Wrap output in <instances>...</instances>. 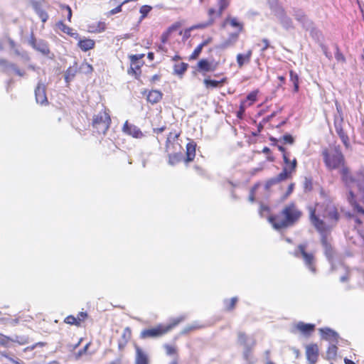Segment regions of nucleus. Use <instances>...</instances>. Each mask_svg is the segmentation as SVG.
<instances>
[{
  "label": "nucleus",
  "mask_w": 364,
  "mask_h": 364,
  "mask_svg": "<svg viewBox=\"0 0 364 364\" xmlns=\"http://www.w3.org/2000/svg\"><path fill=\"white\" fill-rule=\"evenodd\" d=\"M131 330L129 328H126L123 331L122 337L124 339L125 343H127L131 338Z\"/></svg>",
  "instance_id": "obj_42"
},
{
  "label": "nucleus",
  "mask_w": 364,
  "mask_h": 364,
  "mask_svg": "<svg viewBox=\"0 0 364 364\" xmlns=\"http://www.w3.org/2000/svg\"><path fill=\"white\" fill-rule=\"evenodd\" d=\"M300 216L301 212L296 207L294 204H289L285 206L279 215L270 217L269 221L274 229L280 230L293 225Z\"/></svg>",
  "instance_id": "obj_3"
},
{
  "label": "nucleus",
  "mask_w": 364,
  "mask_h": 364,
  "mask_svg": "<svg viewBox=\"0 0 364 364\" xmlns=\"http://www.w3.org/2000/svg\"><path fill=\"white\" fill-rule=\"evenodd\" d=\"M267 211H268V208L267 206H263V205L261 206L260 210H259V213L261 215H262L264 212H267Z\"/></svg>",
  "instance_id": "obj_63"
},
{
  "label": "nucleus",
  "mask_w": 364,
  "mask_h": 364,
  "mask_svg": "<svg viewBox=\"0 0 364 364\" xmlns=\"http://www.w3.org/2000/svg\"><path fill=\"white\" fill-rule=\"evenodd\" d=\"M170 34H171V33H169L168 31H166L161 35V41L163 43H166V41H168V39L169 38Z\"/></svg>",
  "instance_id": "obj_51"
},
{
  "label": "nucleus",
  "mask_w": 364,
  "mask_h": 364,
  "mask_svg": "<svg viewBox=\"0 0 364 364\" xmlns=\"http://www.w3.org/2000/svg\"><path fill=\"white\" fill-rule=\"evenodd\" d=\"M34 9L42 21L46 22L48 17V14L44 11H43L37 4L34 5Z\"/></svg>",
  "instance_id": "obj_31"
},
{
  "label": "nucleus",
  "mask_w": 364,
  "mask_h": 364,
  "mask_svg": "<svg viewBox=\"0 0 364 364\" xmlns=\"http://www.w3.org/2000/svg\"><path fill=\"white\" fill-rule=\"evenodd\" d=\"M188 65L184 63H181L178 65H176L174 67V71L178 75L183 74L187 69Z\"/></svg>",
  "instance_id": "obj_33"
},
{
  "label": "nucleus",
  "mask_w": 364,
  "mask_h": 364,
  "mask_svg": "<svg viewBox=\"0 0 364 364\" xmlns=\"http://www.w3.org/2000/svg\"><path fill=\"white\" fill-rule=\"evenodd\" d=\"M238 37V33H230L228 38L218 46V48L220 49H226L229 47L233 46L237 41Z\"/></svg>",
  "instance_id": "obj_16"
},
{
  "label": "nucleus",
  "mask_w": 364,
  "mask_h": 364,
  "mask_svg": "<svg viewBox=\"0 0 364 364\" xmlns=\"http://www.w3.org/2000/svg\"><path fill=\"white\" fill-rule=\"evenodd\" d=\"M294 16L298 21L302 23H304L306 20L304 13L301 10L294 11Z\"/></svg>",
  "instance_id": "obj_32"
},
{
  "label": "nucleus",
  "mask_w": 364,
  "mask_h": 364,
  "mask_svg": "<svg viewBox=\"0 0 364 364\" xmlns=\"http://www.w3.org/2000/svg\"><path fill=\"white\" fill-rule=\"evenodd\" d=\"M257 95V91H254V92H250L247 96V100L250 101V102L248 105L249 106L251 105L253 102L256 101Z\"/></svg>",
  "instance_id": "obj_44"
},
{
  "label": "nucleus",
  "mask_w": 364,
  "mask_h": 364,
  "mask_svg": "<svg viewBox=\"0 0 364 364\" xmlns=\"http://www.w3.org/2000/svg\"><path fill=\"white\" fill-rule=\"evenodd\" d=\"M289 154L287 153L283 154V160L284 163L283 170L277 177L272 178L267 182L265 185L267 189L273 184L287 179L293 172L295 171L297 165L296 159L294 158L292 160H291L289 157Z\"/></svg>",
  "instance_id": "obj_4"
},
{
  "label": "nucleus",
  "mask_w": 364,
  "mask_h": 364,
  "mask_svg": "<svg viewBox=\"0 0 364 364\" xmlns=\"http://www.w3.org/2000/svg\"><path fill=\"white\" fill-rule=\"evenodd\" d=\"M237 301V297H233L230 299L229 304L228 301H225V307L228 310H230L234 308L236 302Z\"/></svg>",
  "instance_id": "obj_40"
},
{
  "label": "nucleus",
  "mask_w": 364,
  "mask_h": 364,
  "mask_svg": "<svg viewBox=\"0 0 364 364\" xmlns=\"http://www.w3.org/2000/svg\"><path fill=\"white\" fill-rule=\"evenodd\" d=\"M136 355L134 364H149L147 353L139 346L135 345Z\"/></svg>",
  "instance_id": "obj_13"
},
{
  "label": "nucleus",
  "mask_w": 364,
  "mask_h": 364,
  "mask_svg": "<svg viewBox=\"0 0 364 364\" xmlns=\"http://www.w3.org/2000/svg\"><path fill=\"white\" fill-rule=\"evenodd\" d=\"M35 95L37 103L46 105L48 102L46 94V86L43 83L38 82L35 90Z\"/></svg>",
  "instance_id": "obj_11"
},
{
  "label": "nucleus",
  "mask_w": 364,
  "mask_h": 364,
  "mask_svg": "<svg viewBox=\"0 0 364 364\" xmlns=\"http://www.w3.org/2000/svg\"><path fill=\"white\" fill-rule=\"evenodd\" d=\"M309 213L311 223L322 235L321 242L327 257L331 256V247L324 234L336 226L340 218L337 207L330 201L317 203L314 207H309Z\"/></svg>",
  "instance_id": "obj_1"
},
{
  "label": "nucleus",
  "mask_w": 364,
  "mask_h": 364,
  "mask_svg": "<svg viewBox=\"0 0 364 364\" xmlns=\"http://www.w3.org/2000/svg\"><path fill=\"white\" fill-rule=\"evenodd\" d=\"M279 141L283 144H292L294 142V138L290 134H285L279 139Z\"/></svg>",
  "instance_id": "obj_38"
},
{
  "label": "nucleus",
  "mask_w": 364,
  "mask_h": 364,
  "mask_svg": "<svg viewBox=\"0 0 364 364\" xmlns=\"http://www.w3.org/2000/svg\"><path fill=\"white\" fill-rule=\"evenodd\" d=\"M218 5H219L218 16H220L222 14L223 11L228 6L229 1L228 0H220Z\"/></svg>",
  "instance_id": "obj_35"
},
{
  "label": "nucleus",
  "mask_w": 364,
  "mask_h": 364,
  "mask_svg": "<svg viewBox=\"0 0 364 364\" xmlns=\"http://www.w3.org/2000/svg\"><path fill=\"white\" fill-rule=\"evenodd\" d=\"M257 185H255L252 189H251V191H250V195L249 196V200L250 202H253L255 200V196H254V194H255V191H256V189L257 188Z\"/></svg>",
  "instance_id": "obj_50"
},
{
  "label": "nucleus",
  "mask_w": 364,
  "mask_h": 364,
  "mask_svg": "<svg viewBox=\"0 0 364 364\" xmlns=\"http://www.w3.org/2000/svg\"><path fill=\"white\" fill-rule=\"evenodd\" d=\"M203 49V47L199 44L193 52L192 55H191V58L196 59L201 53Z\"/></svg>",
  "instance_id": "obj_45"
},
{
  "label": "nucleus",
  "mask_w": 364,
  "mask_h": 364,
  "mask_svg": "<svg viewBox=\"0 0 364 364\" xmlns=\"http://www.w3.org/2000/svg\"><path fill=\"white\" fill-rule=\"evenodd\" d=\"M1 355L3 356H4L5 358H6L9 360H10L11 362H12L14 364H20L21 363V360H15V359H13L12 358L8 356L6 354L2 353Z\"/></svg>",
  "instance_id": "obj_53"
},
{
  "label": "nucleus",
  "mask_w": 364,
  "mask_h": 364,
  "mask_svg": "<svg viewBox=\"0 0 364 364\" xmlns=\"http://www.w3.org/2000/svg\"><path fill=\"white\" fill-rule=\"evenodd\" d=\"M355 196L353 193V189H350L348 191V200L349 203L354 207V209L357 210L358 213L364 215V209L359 206L354 200Z\"/></svg>",
  "instance_id": "obj_23"
},
{
  "label": "nucleus",
  "mask_w": 364,
  "mask_h": 364,
  "mask_svg": "<svg viewBox=\"0 0 364 364\" xmlns=\"http://www.w3.org/2000/svg\"><path fill=\"white\" fill-rule=\"evenodd\" d=\"M276 16L282 25L286 29H289L292 27V21L291 18L286 15L284 11L282 9H279L277 11Z\"/></svg>",
  "instance_id": "obj_14"
},
{
  "label": "nucleus",
  "mask_w": 364,
  "mask_h": 364,
  "mask_svg": "<svg viewBox=\"0 0 364 364\" xmlns=\"http://www.w3.org/2000/svg\"><path fill=\"white\" fill-rule=\"evenodd\" d=\"M184 318L185 317L181 316L173 319L172 322L168 325H159L153 328L145 329L141 331L140 336L141 338L159 337L171 331L173 327L183 321Z\"/></svg>",
  "instance_id": "obj_5"
},
{
  "label": "nucleus",
  "mask_w": 364,
  "mask_h": 364,
  "mask_svg": "<svg viewBox=\"0 0 364 364\" xmlns=\"http://www.w3.org/2000/svg\"><path fill=\"white\" fill-rule=\"evenodd\" d=\"M123 4H120L118 6H117L116 8L112 9L110 11H109V14L110 15H114V14H116L117 13H119L122 11V6Z\"/></svg>",
  "instance_id": "obj_49"
},
{
  "label": "nucleus",
  "mask_w": 364,
  "mask_h": 364,
  "mask_svg": "<svg viewBox=\"0 0 364 364\" xmlns=\"http://www.w3.org/2000/svg\"><path fill=\"white\" fill-rule=\"evenodd\" d=\"M77 73V68L75 67H70L66 70L65 74V80L66 82L71 81L75 76Z\"/></svg>",
  "instance_id": "obj_27"
},
{
  "label": "nucleus",
  "mask_w": 364,
  "mask_h": 364,
  "mask_svg": "<svg viewBox=\"0 0 364 364\" xmlns=\"http://www.w3.org/2000/svg\"><path fill=\"white\" fill-rule=\"evenodd\" d=\"M337 133L338 136H340L342 142L345 145L346 148L349 147V142H348V136L344 133V132L342 130V129L336 128Z\"/></svg>",
  "instance_id": "obj_29"
},
{
  "label": "nucleus",
  "mask_w": 364,
  "mask_h": 364,
  "mask_svg": "<svg viewBox=\"0 0 364 364\" xmlns=\"http://www.w3.org/2000/svg\"><path fill=\"white\" fill-rule=\"evenodd\" d=\"M212 41V38L209 37L206 40L203 41L200 45L203 48Z\"/></svg>",
  "instance_id": "obj_59"
},
{
  "label": "nucleus",
  "mask_w": 364,
  "mask_h": 364,
  "mask_svg": "<svg viewBox=\"0 0 364 364\" xmlns=\"http://www.w3.org/2000/svg\"><path fill=\"white\" fill-rule=\"evenodd\" d=\"M151 7L148 5L142 6L140 8V13L141 14V20L146 17V16L150 12Z\"/></svg>",
  "instance_id": "obj_37"
},
{
  "label": "nucleus",
  "mask_w": 364,
  "mask_h": 364,
  "mask_svg": "<svg viewBox=\"0 0 364 364\" xmlns=\"http://www.w3.org/2000/svg\"><path fill=\"white\" fill-rule=\"evenodd\" d=\"M198 67L200 71L210 72L214 70L212 65L205 59H202L198 63Z\"/></svg>",
  "instance_id": "obj_26"
},
{
  "label": "nucleus",
  "mask_w": 364,
  "mask_h": 364,
  "mask_svg": "<svg viewBox=\"0 0 364 364\" xmlns=\"http://www.w3.org/2000/svg\"><path fill=\"white\" fill-rule=\"evenodd\" d=\"M65 322L68 324L80 326V321H77V317L73 316H68L65 318Z\"/></svg>",
  "instance_id": "obj_36"
},
{
  "label": "nucleus",
  "mask_w": 364,
  "mask_h": 364,
  "mask_svg": "<svg viewBox=\"0 0 364 364\" xmlns=\"http://www.w3.org/2000/svg\"><path fill=\"white\" fill-rule=\"evenodd\" d=\"M319 331L323 339L331 342H337L338 335L336 331L329 328H320Z\"/></svg>",
  "instance_id": "obj_15"
},
{
  "label": "nucleus",
  "mask_w": 364,
  "mask_h": 364,
  "mask_svg": "<svg viewBox=\"0 0 364 364\" xmlns=\"http://www.w3.org/2000/svg\"><path fill=\"white\" fill-rule=\"evenodd\" d=\"M344 363L345 364H355L353 361L346 358H344Z\"/></svg>",
  "instance_id": "obj_64"
},
{
  "label": "nucleus",
  "mask_w": 364,
  "mask_h": 364,
  "mask_svg": "<svg viewBox=\"0 0 364 364\" xmlns=\"http://www.w3.org/2000/svg\"><path fill=\"white\" fill-rule=\"evenodd\" d=\"M248 340V337L244 333L239 332L237 333V342L240 345L243 346L244 347L249 346Z\"/></svg>",
  "instance_id": "obj_28"
},
{
  "label": "nucleus",
  "mask_w": 364,
  "mask_h": 364,
  "mask_svg": "<svg viewBox=\"0 0 364 364\" xmlns=\"http://www.w3.org/2000/svg\"><path fill=\"white\" fill-rule=\"evenodd\" d=\"M335 58L338 61H340V62L345 61V58H344L343 55L341 53H340V51L338 50V49L337 48H336V53L335 54Z\"/></svg>",
  "instance_id": "obj_48"
},
{
  "label": "nucleus",
  "mask_w": 364,
  "mask_h": 364,
  "mask_svg": "<svg viewBox=\"0 0 364 364\" xmlns=\"http://www.w3.org/2000/svg\"><path fill=\"white\" fill-rule=\"evenodd\" d=\"M87 317V314L85 313V312H80V314H78L77 316V321H80V323L81 321H82L85 318Z\"/></svg>",
  "instance_id": "obj_56"
},
{
  "label": "nucleus",
  "mask_w": 364,
  "mask_h": 364,
  "mask_svg": "<svg viewBox=\"0 0 364 364\" xmlns=\"http://www.w3.org/2000/svg\"><path fill=\"white\" fill-rule=\"evenodd\" d=\"M165 129H166V127H164H164H160V128L154 129V133H156V134H158V133H161V132H163Z\"/></svg>",
  "instance_id": "obj_61"
},
{
  "label": "nucleus",
  "mask_w": 364,
  "mask_h": 364,
  "mask_svg": "<svg viewBox=\"0 0 364 364\" xmlns=\"http://www.w3.org/2000/svg\"><path fill=\"white\" fill-rule=\"evenodd\" d=\"M250 350V346H247V347H245V350H244V352H243V355H244L245 359H246V360L249 359Z\"/></svg>",
  "instance_id": "obj_57"
},
{
  "label": "nucleus",
  "mask_w": 364,
  "mask_h": 364,
  "mask_svg": "<svg viewBox=\"0 0 364 364\" xmlns=\"http://www.w3.org/2000/svg\"><path fill=\"white\" fill-rule=\"evenodd\" d=\"M252 55V50H248L245 53H239L237 55L236 60L239 68H242L245 64L250 62Z\"/></svg>",
  "instance_id": "obj_17"
},
{
  "label": "nucleus",
  "mask_w": 364,
  "mask_h": 364,
  "mask_svg": "<svg viewBox=\"0 0 364 364\" xmlns=\"http://www.w3.org/2000/svg\"><path fill=\"white\" fill-rule=\"evenodd\" d=\"M196 144L194 141H191L186 145V159H185L186 163L192 161L196 156Z\"/></svg>",
  "instance_id": "obj_18"
},
{
  "label": "nucleus",
  "mask_w": 364,
  "mask_h": 364,
  "mask_svg": "<svg viewBox=\"0 0 364 364\" xmlns=\"http://www.w3.org/2000/svg\"><path fill=\"white\" fill-rule=\"evenodd\" d=\"M179 135L180 134L176 132L169 133L166 142V152L177 151L180 147V144L177 143Z\"/></svg>",
  "instance_id": "obj_8"
},
{
  "label": "nucleus",
  "mask_w": 364,
  "mask_h": 364,
  "mask_svg": "<svg viewBox=\"0 0 364 364\" xmlns=\"http://www.w3.org/2000/svg\"><path fill=\"white\" fill-rule=\"evenodd\" d=\"M214 20L212 18H210L209 21L205 23H198L191 27V29H198V28H205L209 26H210L213 23Z\"/></svg>",
  "instance_id": "obj_34"
},
{
  "label": "nucleus",
  "mask_w": 364,
  "mask_h": 364,
  "mask_svg": "<svg viewBox=\"0 0 364 364\" xmlns=\"http://www.w3.org/2000/svg\"><path fill=\"white\" fill-rule=\"evenodd\" d=\"M67 10H68V20L69 21H71V18H72V11H71L70 7L67 6Z\"/></svg>",
  "instance_id": "obj_62"
},
{
  "label": "nucleus",
  "mask_w": 364,
  "mask_h": 364,
  "mask_svg": "<svg viewBox=\"0 0 364 364\" xmlns=\"http://www.w3.org/2000/svg\"><path fill=\"white\" fill-rule=\"evenodd\" d=\"M171 152L172 151L168 152V163L171 166H174L176 164H178L182 161V159H183V156L181 152H176L174 154H172Z\"/></svg>",
  "instance_id": "obj_21"
},
{
  "label": "nucleus",
  "mask_w": 364,
  "mask_h": 364,
  "mask_svg": "<svg viewBox=\"0 0 364 364\" xmlns=\"http://www.w3.org/2000/svg\"><path fill=\"white\" fill-rule=\"evenodd\" d=\"M262 43H263L264 46L262 48V51H264L269 47V41L267 39L264 38L262 40Z\"/></svg>",
  "instance_id": "obj_58"
},
{
  "label": "nucleus",
  "mask_w": 364,
  "mask_h": 364,
  "mask_svg": "<svg viewBox=\"0 0 364 364\" xmlns=\"http://www.w3.org/2000/svg\"><path fill=\"white\" fill-rule=\"evenodd\" d=\"M78 46L83 51H87L95 46V41L90 38H85L78 42Z\"/></svg>",
  "instance_id": "obj_22"
},
{
  "label": "nucleus",
  "mask_w": 364,
  "mask_h": 364,
  "mask_svg": "<svg viewBox=\"0 0 364 364\" xmlns=\"http://www.w3.org/2000/svg\"><path fill=\"white\" fill-rule=\"evenodd\" d=\"M230 26L232 28H237V31L235 33H238V35L243 30V23L240 22L236 17L228 16L223 21V26Z\"/></svg>",
  "instance_id": "obj_12"
},
{
  "label": "nucleus",
  "mask_w": 364,
  "mask_h": 364,
  "mask_svg": "<svg viewBox=\"0 0 364 364\" xmlns=\"http://www.w3.org/2000/svg\"><path fill=\"white\" fill-rule=\"evenodd\" d=\"M33 46L43 53H47L48 52V46L43 42L40 43L38 47L33 43Z\"/></svg>",
  "instance_id": "obj_43"
},
{
  "label": "nucleus",
  "mask_w": 364,
  "mask_h": 364,
  "mask_svg": "<svg viewBox=\"0 0 364 364\" xmlns=\"http://www.w3.org/2000/svg\"><path fill=\"white\" fill-rule=\"evenodd\" d=\"M294 256L299 258H301L305 265L309 268V269L313 272H316V269L314 266V257L313 254L308 253L306 252V245H299L296 250H295L294 253Z\"/></svg>",
  "instance_id": "obj_7"
},
{
  "label": "nucleus",
  "mask_w": 364,
  "mask_h": 364,
  "mask_svg": "<svg viewBox=\"0 0 364 364\" xmlns=\"http://www.w3.org/2000/svg\"><path fill=\"white\" fill-rule=\"evenodd\" d=\"M323 156L326 166L329 169H336L341 166L340 173L346 188L350 191L357 188L358 192L364 198V176L362 173L352 174L348 167L344 166V157L338 148L324 150Z\"/></svg>",
  "instance_id": "obj_2"
},
{
  "label": "nucleus",
  "mask_w": 364,
  "mask_h": 364,
  "mask_svg": "<svg viewBox=\"0 0 364 364\" xmlns=\"http://www.w3.org/2000/svg\"><path fill=\"white\" fill-rule=\"evenodd\" d=\"M193 29H191V28H189L188 29H186L184 33H183V38L184 39H188L189 37H190V32L191 31H192Z\"/></svg>",
  "instance_id": "obj_60"
},
{
  "label": "nucleus",
  "mask_w": 364,
  "mask_h": 364,
  "mask_svg": "<svg viewBox=\"0 0 364 364\" xmlns=\"http://www.w3.org/2000/svg\"><path fill=\"white\" fill-rule=\"evenodd\" d=\"M123 132L134 138L141 139L144 136V134L140 129L134 124H129L126 122L123 126Z\"/></svg>",
  "instance_id": "obj_9"
},
{
  "label": "nucleus",
  "mask_w": 364,
  "mask_h": 364,
  "mask_svg": "<svg viewBox=\"0 0 364 364\" xmlns=\"http://www.w3.org/2000/svg\"><path fill=\"white\" fill-rule=\"evenodd\" d=\"M9 338L5 336L0 335V345L6 346L9 341Z\"/></svg>",
  "instance_id": "obj_52"
},
{
  "label": "nucleus",
  "mask_w": 364,
  "mask_h": 364,
  "mask_svg": "<svg viewBox=\"0 0 364 364\" xmlns=\"http://www.w3.org/2000/svg\"><path fill=\"white\" fill-rule=\"evenodd\" d=\"M290 80L293 82V84L299 82L298 75L292 70L290 71Z\"/></svg>",
  "instance_id": "obj_47"
},
{
  "label": "nucleus",
  "mask_w": 364,
  "mask_h": 364,
  "mask_svg": "<svg viewBox=\"0 0 364 364\" xmlns=\"http://www.w3.org/2000/svg\"><path fill=\"white\" fill-rule=\"evenodd\" d=\"M162 97V94L159 90H151L147 95V100L152 104L158 102Z\"/></svg>",
  "instance_id": "obj_24"
},
{
  "label": "nucleus",
  "mask_w": 364,
  "mask_h": 364,
  "mask_svg": "<svg viewBox=\"0 0 364 364\" xmlns=\"http://www.w3.org/2000/svg\"><path fill=\"white\" fill-rule=\"evenodd\" d=\"M11 67L12 68L13 70L19 76L22 77L24 75L25 73L23 71L20 70L18 68H17L14 65H11Z\"/></svg>",
  "instance_id": "obj_55"
},
{
  "label": "nucleus",
  "mask_w": 364,
  "mask_h": 364,
  "mask_svg": "<svg viewBox=\"0 0 364 364\" xmlns=\"http://www.w3.org/2000/svg\"><path fill=\"white\" fill-rule=\"evenodd\" d=\"M106 24L104 22H97L87 26V31L90 33H98L104 31Z\"/></svg>",
  "instance_id": "obj_19"
},
{
  "label": "nucleus",
  "mask_w": 364,
  "mask_h": 364,
  "mask_svg": "<svg viewBox=\"0 0 364 364\" xmlns=\"http://www.w3.org/2000/svg\"><path fill=\"white\" fill-rule=\"evenodd\" d=\"M296 328L302 333H304L305 335H309L314 330L315 326L314 324L304 323L303 322H299L297 323Z\"/></svg>",
  "instance_id": "obj_20"
},
{
  "label": "nucleus",
  "mask_w": 364,
  "mask_h": 364,
  "mask_svg": "<svg viewBox=\"0 0 364 364\" xmlns=\"http://www.w3.org/2000/svg\"><path fill=\"white\" fill-rule=\"evenodd\" d=\"M306 355L310 364H315L318 356V348L316 344L308 345L306 347Z\"/></svg>",
  "instance_id": "obj_10"
},
{
  "label": "nucleus",
  "mask_w": 364,
  "mask_h": 364,
  "mask_svg": "<svg viewBox=\"0 0 364 364\" xmlns=\"http://www.w3.org/2000/svg\"><path fill=\"white\" fill-rule=\"evenodd\" d=\"M164 348L166 349V354L168 355L176 354L177 352L176 348L175 347L171 346L168 344H165Z\"/></svg>",
  "instance_id": "obj_41"
},
{
  "label": "nucleus",
  "mask_w": 364,
  "mask_h": 364,
  "mask_svg": "<svg viewBox=\"0 0 364 364\" xmlns=\"http://www.w3.org/2000/svg\"><path fill=\"white\" fill-rule=\"evenodd\" d=\"M225 82V79L223 78L221 80H213L210 79H205L203 83L206 88H216L222 85Z\"/></svg>",
  "instance_id": "obj_25"
},
{
  "label": "nucleus",
  "mask_w": 364,
  "mask_h": 364,
  "mask_svg": "<svg viewBox=\"0 0 364 364\" xmlns=\"http://www.w3.org/2000/svg\"><path fill=\"white\" fill-rule=\"evenodd\" d=\"M246 101H244L241 103L240 106V109L237 112V117L239 118H242L244 113H245V107H246Z\"/></svg>",
  "instance_id": "obj_46"
},
{
  "label": "nucleus",
  "mask_w": 364,
  "mask_h": 364,
  "mask_svg": "<svg viewBox=\"0 0 364 364\" xmlns=\"http://www.w3.org/2000/svg\"><path fill=\"white\" fill-rule=\"evenodd\" d=\"M180 26H181L180 23H175V24L172 25L171 26H170V27L168 28V30H167V31H168L169 33H171L173 31L178 30V29L179 28V27H180Z\"/></svg>",
  "instance_id": "obj_54"
},
{
  "label": "nucleus",
  "mask_w": 364,
  "mask_h": 364,
  "mask_svg": "<svg viewBox=\"0 0 364 364\" xmlns=\"http://www.w3.org/2000/svg\"><path fill=\"white\" fill-rule=\"evenodd\" d=\"M58 28L62 31L63 32L67 33V34H69V35H73L70 31H71V28L70 27H68V26H66L65 24H64L62 22H60L58 24Z\"/></svg>",
  "instance_id": "obj_39"
},
{
  "label": "nucleus",
  "mask_w": 364,
  "mask_h": 364,
  "mask_svg": "<svg viewBox=\"0 0 364 364\" xmlns=\"http://www.w3.org/2000/svg\"><path fill=\"white\" fill-rule=\"evenodd\" d=\"M327 357L328 359H333L336 356L337 354V347L335 344H331L327 350Z\"/></svg>",
  "instance_id": "obj_30"
},
{
  "label": "nucleus",
  "mask_w": 364,
  "mask_h": 364,
  "mask_svg": "<svg viewBox=\"0 0 364 364\" xmlns=\"http://www.w3.org/2000/svg\"><path fill=\"white\" fill-rule=\"evenodd\" d=\"M111 119L109 114L106 112H100L94 116L92 125L100 134H105L109 127Z\"/></svg>",
  "instance_id": "obj_6"
}]
</instances>
